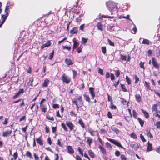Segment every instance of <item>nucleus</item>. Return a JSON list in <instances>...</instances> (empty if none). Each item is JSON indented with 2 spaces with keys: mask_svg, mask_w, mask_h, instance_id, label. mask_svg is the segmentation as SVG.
Listing matches in <instances>:
<instances>
[{
  "mask_svg": "<svg viewBox=\"0 0 160 160\" xmlns=\"http://www.w3.org/2000/svg\"><path fill=\"white\" fill-rule=\"evenodd\" d=\"M152 111L155 116L160 118V105L153 104L152 106Z\"/></svg>",
  "mask_w": 160,
  "mask_h": 160,
  "instance_id": "obj_1",
  "label": "nucleus"
},
{
  "mask_svg": "<svg viewBox=\"0 0 160 160\" xmlns=\"http://www.w3.org/2000/svg\"><path fill=\"white\" fill-rule=\"evenodd\" d=\"M108 8L109 10L118 9L115 3L112 1H109L106 3Z\"/></svg>",
  "mask_w": 160,
  "mask_h": 160,
  "instance_id": "obj_2",
  "label": "nucleus"
},
{
  "mask_svg": "<svg viewBox=\"0 0 160 160\" xmlns=\"http://www.w3.org/2000/svg\"><path fill=\"white\" fill-rule=\"evenodd\" d=\"M61 78L62 82L66 84L69 83L70 81V78L68 76L65 75L64 73L62 75Z\"/></svg>",
  "mask_w": 160,
  "mask_h": 160,
  "instance_id": "obj_3",
  "label": "nucleus"
},
{
  "mask_svg": "<svg viewBox=\"0 0 160 160\" xmlns=\"http://www.w3.org/2000/svg\"><path fill=\"white\" fill-rule=\"evenodd\" d=\"M108 140L115 145L120 147L122 148H123V147L121 144L120 143L116 140L111 138L108 139Z\"/></svg>",
  "mask_w": 160,
  "mask_h": 160,
  "instance_id": "obj_4",
  "label": "nucleus"
},
{
  "mask_svg": "<svg viewBox=\"0 0 160 160\" xmlns=\"http://www.w3.org/2000/svg\"><path fill=\"white\" fill-rule=\"evenodd\" d=\"M66 123L67 126L69 128L70 131H72L73 129L74 125L72 122L69 121H67Z\"/></svg>",
  "mask_w": 160,
  "mask_h": 160,
  "instance_id": "obj_5",
  "label": "nucleus"
},
{
  "mask_svg": "<svg viewBox=\"0 0 160 160\" xmlns=\"http://www.w3.org/2000/svg\"><path fill=\"white\" fill-rule=\"evenodd\" d=\"M8 11H4L5 14H2L1 15L2 19V20L1 21L2 22V23H4L6 19L7 18L8 15Z\"/></svg>",
  "mask_w": 160,
  "mask_h": 160,
  "instance_id": "obj_6",
  "label": "nucleus"
},
{
  "mask_svg": "<svg viewBox=\"0 0 160 160\" xmlns=\"http://www.w3.org/2000/svg\"><path fill=\"white\" fill-rule=\"evenodd\" d=\"M152 62L153 66L157 69L159 68L160 66L157 62L156 60L154 58L152 59Z\"/></svg>",
  "mask_w": 160,
  "mask_h": 160,
  "instance_id": "obj_7",
  "label": "nucleus"
},
{
  "mask_svg": "<svg viewBox=\"0 0 160 160\" xmlns=\"http://www.w3.org/2000/svg\"><path fill=\"white\" fill-rule=\"evenodd\" d=\"M40 107L42 112H47V108L46 104H40Z\"/></svg>",
  "mask_w": 160,
  "mask_h": 160,
  "instance_id": "obj_8",
  "label": "nucleus"
},
{
  "mask_svg": "<svg viewBox=\"0 0 160 160\" xmlns=\"http://www.w3.org/2000/svg\"><path fill=\"white\" fill-rule=\"evenodd\" d=\"M88 132L92 136H95L98 134L97 132V131H94L91 128H89L88 129Z\"/></svg>",
  "mask_w": 160,
  "mask_h": 160,
  "instance_id": "obj_9",
  "label": "nucleus"
},
{
  "mask_svg": "<svg viewBox=\"0 0 160 160\" xmlns=\"http://www.w3.org/2000/svg\"><path fill=\"white\" fill-rule=\"evenodd\" d=\"M67 149L68 152L70 154H72L74 152V150L71 146H68L67 147Z\"/></svg>",
  "mask_w": 160,
  "mask_h": 160,
  "instance_id": "obj_10",
  "label": "nucleus"
},
{
  "mask_svg": "<svg viewBox=\"0 0 160 160\" xmlns=\"http://www.w3.org/2000/svg\"><path fill=\"white\" fill-rule=\"evenodd\" d=\"M12 132L10 130H8L2 132V135L3 137H7L8 135L10 134Z\"/></svg>",
  "mask_w": 160,
  "mask_h": 160,
  "instance_id": "obj_11",
  "label": "nucleus"
},
{
  "mask_svg": "<svg viewBox=\"0 0 160 160\" xmlns=\"http://www.w3.org/2000/svg\"><path fill=\"white\" fill-rule=\"evenodd\" d=\"M89 91L93 99L95 95V93L94 92V88L92 87H90L89 88Z\"/></svg>",
  "mask_w": 160,
  "mask_h": 160,
  "instance_id": "obj_12",
  "label": "nucleus"
},
{
  "mask_svg": "<svg viewBox=\"0 0 160 160\" xmlns=\"http://www.w3.org/2000/svg\"><path fill=\"white\" fill-rule=\"evenodd\" d=\"M78 31V28L76 27H74L71 30L70 33L71 34H74L76 33Z\"/></svg>",
  "mask_w": 160,
  "mask_h": 160,
  "instance_id": "obj_13",
  "label": "nucleus"
},
{
  "mask_svg": "<svg viewBox=\"0 0 160 160\" xmlns=\"http://www.w3.org/2000/svg\"><path fill=\"white\" fill-rule=\"evenodd\" d=\"M130 147L133 148L135 150H137L139 148L138 145L137 143H133L130 144Z\"/></svg>",
  "mask_w": 160,
  "mask_h": 160,
  "instance_id": "obj_14",
  "label": "nucleus"
},
{
  "mask_svg": "<svg viewBox=\"0 0 160 160\" xmlns=\"http://www.w3.org/2000/svg\"><path fill=\"white\" fill-rule=\"evenodd\" d=\"M50 45H51L50 42L49 41H48L46 43L43 44L41 47V49H42L45 48H46L47 47H48V46H50Z\"/></svg>",
  "mask_w": 160,
  "mask_h": 160,
  "instance_id": "obj_15",
  "label": "nucleus"
},
{
  "mask_svg": "<svg viewBox=\"0 0 160 160\" xmlns=\"http://www.w3.org/2000/svg\"><path fill=\"white\" fill-rule=\"evenodd\" d=\"M36 141L41 146H42L43 144V143L42 142V140L41 138V137H40L36 139Z\"/></svg>",
  "mask_w": 160,
  "mask_h": 160,
  "instance_id": "obj_16",
  "label": "nucleus"
},
{
  "mask_svg": "<svg viewBox=\"0 0 160 160\" xmlns=\"http://www.w3.org/2000/svg\"><path fill=\"white\" fill-rule=\"evenodd\" d=\"M97 28L98 30L101 31L103 30V25L100 22H98L97 25Z\"/></svg>",
  "mask_w": 160,
  "mask_h": 160,
  "instance_id": "obj_17",
  "label": "nucleus"
},
{
  "mask_svg": "<svg viewBox=\"0 0 160 160\" xmlns=\"http://www.w3.org/2000/svg\"><path fill=\"white\" fill-rule=\"evenodd\" d=\"M146 132V134L150 138H152L153 136L150 132V129L149 128H148L147 129Z\"/></svg>",
  "mask_w": 160,
  "mask_h": 160,
  "instance_id": "obj_18",
  "label": "nucleus"
},
{
  "mask_svg": "<svg viewBox=\"0 0 160 160\" xmlns=\"http://www.w3.org/2000/svg\"><path fill=\"white\" fill-rule=\"evenodd\" d=\"M135 98L137 102H139L141 101V96L139 94H136L135 95Z\"/></svg>",
  "mask_w": 160,
  "mask_h": 160,
  "instance_id": "obj_19",
  "label": "nucleus"
},
{
  "mask_svg": "<svg viewBox=\"0 0 160 160\" xmlns=\"http://www.w3.org/2000/svg\"><path fill=\"white\" fill-rule=\"evenodd\" d=\"M49 82V81L48 79H46L43 84L42 86L44 87H47Z\"/></svg>",
  "mask_w": 160,
  "mask_h": 160,
  "instance_id": "obj_20",
  "label": "nucleus"
},
{
  "mask_svg": "<svg viewBox=\"0 0 160 160\" xmlns=\"http://www.w3.org/2000/svg\"><path fill=\"white\" fill-rule=\"evenodd\" d=\"M86 142L88 144L89 147H90L91 146V144L92 142L91 138L90 137H88Z\"/></svg>",
  "mask_w": 160,
  "mask_h": 160,
  "instance_id": "obj_21",
  "label": "nucleus"
},
{
  "mask_svg": "<svg viewBox=\"0 0 160 160\" xmlns=\"http://www.w3.org/2000/svg\"><path fill=\"white\" fill-rule=\"evenodd\" d=\"M152 150V145L149 143V142H148V146L147 150L148 151H151Z\"/></svg>",
  "mask_w": 160,
  "mask_h": 160,
  "instance_id": "obj_22",
  "label": "nucleus"
},
{
  "mask_svg": "<svg viewBox=\"0 0 160 160\" xmlns=\"http://www.w3.org/2000/svg\"><path fill=\"white\" fill-rule=\"evenodd\" d=\"M65 61L67 64L68 65H71L72 64V61L69 58H67L65 59Z\"/></svg>",
  "mask_w": 160,
  "mask_h": 160,
  "instance_id": "obj_23",
  "label": "nucleus"
},
{
  "mask_svg": "<svg viewBox=\"0 0 160 160\" xmlns=\"http://www.w3.org/2000/svg\"><path fill=\"white\" fill-rule=\"evenodd\" d=\"M99 148L100 149V150L102 152L103 154L106 153V150L105 148L102 146H99Z\"/></svg>",
  "mask_w": 160,
  "mask_h": 160,
  "instance_id": "obj_24",
  "label": "nucleus"
},
{
  "mask_svg": "<svg viewBox=\"0 0 160 160\" xmlns=\"http://www.w3.org/2000/svg\"><path fill=\"white\" fill-rule=\"evenodd\" d=\"M88 153L89 156L92 158H93L94 157V153L91 150L88 151Z\"/></svg>",
  "mask_w": 160,
  "mask_h": 160,
  "instance_id": "obj_25",
  "label": "nucleus"
},
{
  "mask_svg": "<svg viewBox=\"0 0 160 160\" xmlns=\"http://www.w3.org/2000/svg\"><path fill=\"white\" fill-rule=\"evenodd\" d=\"M142 112L143 113V114H144L146 118H148L149 117V115L148 114V113L146 112V111L142 109H141Z\"/></svg>",
  "mask_w": 160,
  "mask_h": 160,
  "instance_id": "obj_26",
  "label": "nucleus"
},
{
  "mask_svg": "<svg viewBox=\"0 0 160 160\" xmlns=\"http://www.w3.org/2000/svg\"><path fill=\"white\" fill-rule=\"evenodd\" d=\"M142 43L144 44H147L148 45L150 44L149 40L147 39H144L142 42Z\"/></svg>",
  "mask_w": 160,
  "mask_h": 160,
  "instance_id": "obj_27",
  "label": "nucleus"
},
{
  "mask_svg": "<svg viewBox=\"0 0 160 160\" xmlns=\"http://www.w3.org/2000/svg\"><path fill=\"white\" fill-rule=\"evenodd\" d=\"M73 49H75L77 47H78V42H77L76 41L74 40H73Z\"/></svg>",
  "mask_w": 160,
  "mask_h": 160,
  "instance_id": "obj_28",
  "label": "nucleus"
},
{
  "mask_svg": "<svg viewBox=\"0 0 160 160\" xmlns=\"http://www.w3.org/2000/svg\"><path fill=\"white\" fill-rule=\"evenodd\" d=\"M78 123L81 126L82 128H84L85 127L84 124L81 119H79Z\"/></svg>",
  "mask_w": 160,
  "mask_h": 160,
  "instance_id": "obj_29",
  "label": "nucleus"
},
{
  "mask_svg": "<svg viewBox=\"0 0 160 160\" xmlns=\"http://www.w3.org/2000/svg\"><path fill=\"white\" fill-rule=\"evenodd\" d=\"M27 157H29L30 159L32 158V155L31 153L29 151H27L26 154Z\"/></svg>",
  "mask_w": 160,
  "mask_h": 160,
  "instance_id": "obj_30",
  "label": "nucleus"
},
{
  "mask_svg": "<svg viewBox=\"0 0 160 160\" xmlns=\"http://www.w3.org/2000/svg\"><path fill=\"white\" fill-rule=\"evenodd\" d=\"M84 96L85 98V100L89 102H90V100L88 95L87 94H85L84 95Z\"/></svg>",
  "mask_w": 160,
  "mask_h": 160,
  "instance_id": "obj_31",
  "label": "nucleus"
},
{
  "mask_svg": "<svg viewBox=\"0 0 160 160\" xmlns=\"http://www.w3.org/2000/svg\"><path fill=\"white\" fill-rule=\"evenodd\" d=\"M120 58L122 61H126L127 59L126 56H123L122 54L120 55Z\"/></svg>",
  "mask_w": 160,
  "mask_h": 160,
  "instance_id": "obj_32",
  "label": "nucleus"
},
{
  "mask_svg": "<svg viewBox=\"0 0 160 160\" xmlns=\"http://www.w3.org/2000/svg\"><path fill=\"white\" fill-rule=\"evenodd\" d=\"M78 100L79 102L80 105L82 106L83 104V103H82V98L81 96H79V97L78 98Z\"/></svg>",
  "mask_w": 160,
  "mask_h": 160,
  "instance_id": "obj_33",
  "label": "nucleus"
},
{
  "mask_svg": "<svg viewBox=\"0 0 160 160\" xmlns=\"http://www.w3.org/2000/svg\"><path fill=\"white\" fill-rule=\"evenodd\" d=\"M82 45H81L80 46L78 47L77 49V51L78 53H79L81 52L82 51Z\"/></svg>",
  "mask_w": 160,
  "mask_h": 160,
  "instance_id": "obj_34",
  "label": "nucleus"
},
{
  "mask_svg": "<svg viewBox=\"0 0 160 160\" xmlns=\"http://www.w3.org/2000/svg\"><path fill=\"white\" fill-rule=\"evenodd\" d=\"M138 119L139 121V122L141 126L142 127L144 124V121L142 120L140 118H138Z\"/></svg>",
  "mask_w": 160,
  "mask_h": 160,
  "instance_id": "obj_35",
  "label": "nucleus"
},
{
  "mask_svg": "<svg viewBox=\"0 0 160 160\" xmlns=\"http://www.w3.org/2000/svg\"><path fill=\"white\" fill-rule=\"evenodd\" d=\"M121 88L122 91L124 92L127 91V89L126 88L125 86L124 85L121 84Z\"/></svg>",
  "mask_w": 160,
  "mask_h": 160,
  "instance_id": "obj_36",
  "label": "nucleus"
},
{
  "mask_svg": "<svg viewBox=\"0 0 160 160\" xmlns=\"http://www.w3.org/2000/svg\"><path fill=\"white\" fill-rule=\"evenodd\" d=\"M62 127L63 128V129L66 131H68V129L67 128L65 124L64 123H62L61 124Z\"/></svg>",
  "mask_w": 160,
  "mask_h": 160,
  "instance_id": "obj_37",
  "label": "nucleus"
},
{
  "mask_svg": "<svg viewBox=\"0 0 160 160\" xmlns=\"http://www.w3.org/2000/svg\"><path fill=\"white\" fill-rule=\"evenodd\" d=\"M47 118L49 120L53 121L54 120V118L53 116L51 117L49 115H48L47 117Z\"/></svg>",
  "mask_w": 160,
  "mask_h": 160,
  "instance_id": "obj_38",
  "label": "nucleus"
},
{
  "mask_svg": "<svg viewBox=\"0 0 160 160\" xmlns=\"http://www.w3.org/2000/svg\"><path fill=\"white\" fill-rule=\"evenodd\" d=\"M126 80L128 82V84L130 85L131 84V81L130 79L128 78V77L127 76L126 78Z\"/></svg>",
  "mask_w": 160,
  "mask_h": 160,
  "instance_id": "obj_39",
  "label": "nucleus"
},
{
  "mask_svg": "<svg viewBox=\"0 0 160 160\" xmlns=\"http://www.w3.org/2000/svg\"><path fill=\"white\" fill-rule=\"evenodd\" d=\"M101 49H102V51L104 54H105V53H106V48L105 47H102Z\"/></svg>",
  "mask_w": 160,
  "mask_h": 160,
  "instance_id": "obj_40",
  "label": "nucleus"
},
{
  "mask_svg": "<svg viewBox=\"0 0 160 160\" xmlns=\"http://www.w3.org/2000/svg\"><path fill=\"white\" fill-rule=\"evenodd\" d=\"M145 86L148 89H150V87L149 83L146 81H145Z\"/></svg>",
  "mask_w": 160,
  "mask_h": 160,
  "instance_id": "obj_41",
  "label": "nucleus"
},
{
  "mask_svg": "<svg viewBox=\"0 0 160 160\" xmlns=\"http://www.w3.org/2000/svg\"><path fill=\"white\" fill-rule=\"evenodd\" d=\"M54 54V51H52L51 53H50L49 54V59L50 60L52 59Z\"/></svg>",
  "mask_w": 160,
  "mask_h": 160,
  "instance_id": "obj_42",
  "label": "nucleus"
},
{
  "mask_svg": "<svg viewBox=\"0 0 160 160\" xmlns=\"http://www.w3.org/2000/svg\"><path fill=\"white\" fill-rule=\"evenodd\" d=\"M132 33L133 34H135L137 31V28L136 26L134 27L132 29Z\"/></svg>",
  "mask_w": 160,
  "mask_h": 160,
  "instance_id": "obj_43",
  "label": "nucleus"
},
{
  "mask_svg": "<svg viewBox=\"0 0 160 160\" xmlns=\"http://www.w3.org/2000/svg\"><path fill=\"white\" fill-rule=\"evenodd\" d=\"M88 39L82 38V42L83 44H85L87 42Z\"/></svg>",
  "mask_w": 160,
  "mask_h": 160,
  "instance_id": "obj_44",
  "label": "nucleus"
},
{
  "mask_svg": "<svg viewBox=\"0 0 160 160\" xmlns=\"http://www.w3.org/2000/svg\"><path fill=\"white\" fill-rule=\"evenodd\" d=\"M108 42L109 44L112 46H114V44L113 42H112L111 40H110L109 39H108Z\"/></svg>",
  "mask_w": 160,
  "mask_h": 160,
  "instance_id": "obj_45",
  "label": "nucleus"
},
{
  "mask_svg": "<svg viewBox=\"0 0 160 160\" xmlns=\"http://www.w3.org/2000/svg\"><path fill=\"white\" fill-rule=\"evenodd\" d=\"M114 71L115 72V74L116 75V77H118L120 74V72L119 71V70H115Z\"/></svg>",
  "mask_w": 160,
  "mask_h": 160,
  "instance_id": "obj_46",
  "label": "nucleus"
},
{
  "mask_svg": "<svg viewBox=\"0 0 160 160\" xmlns=\"http://www.w3.org/2000/svg\"><path fill=\"white\" fill-rule=\"evenodd\" d=\"M130 136H131V137H132L133 138L136 139L137 138V135L135 133H134L133 132L130 135Z\"/></svg>",
  "mask_w": 160,
  "mask_h": 160,
  "instance_id": "obj_47",
  "label": "nucleus"
},
{
  "mask_svg": "<svg viewBox=\"0 0 160 160\" xmlns=\"http://www.w3.org/2000/svg\"><path fill=\"white\" fill-rule=\"evenodd\" d=\"M134 78L135 79V83H137L139 80V78L136 75L135 76Z\"/></svg>",
  "mask_w": 160,
  "mask_h": 160,
  "instance_id": "obj_48",
  "label": "nucleus"
},
{
  "mask_svg": "<svg viewBox=\"0 0 160 160\" xmlns=\"http://www.w3.org/2000/svg\"><path fill=\"white\" fill-rule=\"evenodd\" d=\"M102 18H113V17L109 16L108 15H103L102 16Z\"/></svg>",
  "mask_w": 160,
  "mask_h": 160,
  "instance_id": "obj_49",
  "label": "nucleus"
},
{
  "mask_svg": "<svg viewBox=\"0 0 160 160\" xmlns=\"http://www.w3.org/2000/svg\"><path fill=\"white\" fill-rule=\"evenodd\" d=\"M52 107L54 109H56L57 108H59V106L58 104H53L52 105Z\"/></svg>",
  "mask_w": 160,
  "mask_h": 160,
  "instance_id": "obj_50",
  "label": "nucleus"
},
{
  "mask_svg": "<svg viewBox=\"0 0 160 160\" xmlns=\"http://www.w3.org/2000/svg\"><path fill=\"white\" fill-rule=\"evenodd\" d=\"M106 146L108 148H109L111 149L112 148V147L111 145L108 142H107L106 143Z\"/></svg>",
  "mask_w": 160,
  "mask_h": 160,
  "instance_id": "obj_51",
  "label": "nucleus"
},
{
  "mask_svg": "<svg viewBox=\"0 0 160 160\" xmlns=\"http://www.w3.org/2000/svg\"><path fill=\"white\" fill-rule=\"evenodd\" d=\"M62 48L63 49H67L68 50H70L71 48L70 46H63Z\"/></svg>",
  "mask_w": 160,
  "mask_h": 160,
  "instance_id": "obj_52",
  "label": "nucleus"
},
{
  "mask_svg": "<svg viewBox=\"0 0 160 160\" xmlns=\"http://www.w3.org/2000/svg\"><path fill=\"white\" fill-rule=\"evenodd\" d=\"M121 158L122 160H127V158L123 154H122L121 155Z\"/></svg>",
  "mask_w": 160,
  "mask_h": 160,
  "instance_id": "obj_53",
  "label": "nucleus"
},
{
  "mask_svg": "<svg viewBox=\"0 0 160 160\" xmlns=\"http://www.w3.org/2000/svg\"><path fill=\"white\" fill-rule=\"evenodd\" d=\"M140 138L142 142H145L146 141L145 139L144 138V136L142 134L140 135Z\"/></svg>",
  "mask_w": 160,
  "mask_h": 160,
  "instance_id": "obj_54",
  "label": "nucleus"
},
{
  "mask_svg": "<svg viewBox=\"0 0 160 160\" xmlns=\"http://www.w3.org/2000/svg\"><path fill=\"white\" fill-rule=\"evenodd\" d=\"M14 160H16L18 157V154L17 152H15L13 155Z\"/></svg>",
  "mask_w": 160,
  "mask_h": 160,
  "instance_id": "obj_55",
  "label": "nucleus"
},
{
  "mask_svg": "<svg viewBox=\"0 0 160 160\" xmlns=\"http://www.w3.org/2000/svg\"><path fill=\"white\" fill-rule=\"evenodd\" d=\"M144 62H141L139 64L140 67L141 68L144 69Z\"/></svg>",
  "mask_w": 160,
  "mask_h": 160,
  "instance_id": "obj_56",
  "label": "nucleus"
},
{
  "mask_svg": "<svg viewBox=\"0 0 160 160\" xmlns=\"http://www.w3.org/2000/svg\"><path fill=\"white\" fill-rule=\"evenodd\" d=\"M110 77L111 80L113 81L115 79V76L112 73H111Z\"/></svg>",
  "mask_w": 160,
  "mask_h": 160,
  "instance_id": "obj_57",
  "label": "nucleus"
},
{
  "mask_svg": "<svg viewBox=\"0 0 160 160\" xmlns=\"http://www.w3.org/2000/svg\"><path fill=\"white\" fill-rule=\"evenodd\" d=\"M72 102L73 103H74L75 105L77 104V99L76 98H74L72 100Z\"/></svg>",
  "mask_w": 160,
  "mask_h": 160,
  "instance_id": "obj_58",
  "label": "nucleus"
},
{
  "mask_svg": "<svg viewBox=\"0 0 160 160\" xmlns=\"http://www.w3.org/2000/svg\"><path fill=\"white\" fill-rule=\"evenodd\" d=\"M108 118H112V115L111 113L110 112H108Z\"/></svg>",
  "mask_w": 160,
  "mask_h": 160,
  "instance_id": "obj_59",
  "label": "nucleus"
},
{
  "mask_svg": "<svg viewBox=\"0 0 160 160\" xmlns=\"http://www.w3.org/2000/svg\"><path fill=\"white\" fill-rule=\"evenodd\" d=\"M98 72L101 75H103V71L102 69L99 68Z\"/></svg>",
  "mask_w": 160,
  "mask_h": 160,
  "instance_id": "obj_60",
  "label": "nucleus"
},
{
  "mask_svg": "<svg viewBox=\"0 0 160 160\" xmlns=\"http://www.w3.org/2000/svg\"><path fill=\"white\" fill-rule=\"evenodd\" d=\"M156 126L158 128H160V122H158L156 123Z\"/></svg>",
  "mask_w": 160,
  "mask_h": 160,
  "instance_id": "obj_61",
  "label": "nucleus"
},
{
  "mask_svg": "<svg viewBox=\"0 0 160 160\" xmlns=\"http://www.w3.org/2000/svg\"><path fill=\"white\" fill-rule=\"evenodd\" d=\"M33 81V79L32 78H30L29 80V83H30V85L32 86V82Z\"/></svg>",
  "mask_w": 160,
  "mask_h": 160,
  "instance_id": "obj_62",
  "label": "nucleus"
},
{
  "mask_svg": "<svg viewBox=\"0 0 160 160\" xmlns=\"http://www.w3.org/2000/svg\"><path fill=\"white\" fill-rule=\"evenodd\" d=\"M19 94L17 92L16 93L13 97V99H15L17 98L18 96H19Z\"/></svg>",
  "mask_w": 160,
  "mask_h": 160,
  "instance_id": "obj_63",
  "label": "nucleus"
},
{
  "mask_svg": "<svg viewBox=\"0 0 160 160\" xmlns=\"http://www.w3.org/2000/svg\"><path fill=\"white\" fill-rule=\"evenodd\" d=\"M137 114L135 110H133V116L134 117H137Z\"/></svg>",
  "mask_w": 160,
  "mask_h": 160,
  "instance_id": "obj_64",
  "label": "nucleus"
}]
</instances>
